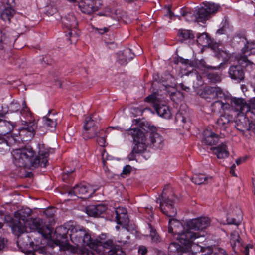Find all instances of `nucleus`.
Returning a JSON list of instances; mask_svg holds the SVG:
<instances>
[{"instance_id": "nucleus-1", "label": "nucleus", "mask_w": 255, "mask_h": 255, "mask_svg": "<svg viewBox=\"0 0 255 255\" xmlns=\"http://www.w3.org/2000/svg\"><path fill=\"white\" fill-rule=\"evenodd\" d=\"M54 152V149L45 147L43 144L39 146L38 155L31 147L16 149L12 152L13 163L19 168H27L34 169L38 167H46L48 163V157L50 153Z\"/></svg>"}, {"instance_id": "nucleus-2", "label": "nucleus", "mask_w": 255, "mask_h": 255, "mask_svg": "<svg viewBox=\"0 0 255 255\" xmlns=\"http://www.w3.org/2000/svg\"><path fill=\"white\" fill-rule=\"evenodd\" d=\"M128 134L133 138V146L128 155L129 160L136 158V154H141L146 151L147 146L155 149H161L164 146V139L159 133L151 131L149 133V138H146L144 132L140 128H136L128 130Z\"/></svg>"}, {"instance_id": "nucleus-3", "label": "nucleus", "mask_w": 255, "mask_h": 255, "mask_svg": "<svg viewBox=\"0 0 255 255\" xmlns=\"http://www.w3.org/2000/svg\"><path fill=\"white\" fill-rule=\"evenodd\" d=\"M210 223V220L207 217L192 219L186 222L187 229L185 231L180 233L175 228V232L178 233L177 238L179 241L182 244L189 247L193 240L203 236L196 231L204 230L209 225Z\"/></svg>"}, {"instance_id": "nucleus-4", "label": "nucleus", "mask_w": 255, "mask_h": 255, "mask_svg": "<svg viewBox=\"0 0 255 255\" xmlns=\"http://www.w3.org/2000/svg\"><path fill=\"white\" fill-rule=\"evenodd\" d=\"M178 228H183V226L181 223L179 221L175 219H171L168 222V232L171 234L177 235L176 237V239H178V233L175 232V228L177 230ZM179 243L181 245L176 243H171L168 246V254L169 255H182V253L187 252H192L193 253H197L198 251V249H200L201 250L202 248L201 246L191 243V245L189 247H187L186 245L182 244L180 241Z\"/></svg>"}, {"instance_id": "nucleus-5", "label": "nucleus", "mask_w": 255, "mask_h": 255, "mask_svg": "<svg viewBox=\"0 0 255 255\" xmlns=\"http://www.w3.org/2000/svg\"><path fill=\"white\" fill-rule=\"evenodd\" d=\"M70 236L72 242L77 246L89 247L90 250L87 253L92 251L95 252L97 246L100 242L96 239L92 238L89 230L79 225H74L72 227Z\"/></svg>"}, {"instance_id": "nucleus-6", "label": "nucleus", "mask_w": 255, "mask_h": 255, "mask_svg": "<svg viewBox=\"0 0 255 255\" xmlns=\"http://www.w3.org/2000/svg\"><path fill=\"white\" fill-rule=\"evenodd\" d=\"M126 255L121 248L117 245H115L113 241L108 240L104 242L100 241L97 246V248L93 251L88 252L87 255Z\"/></svg>"}, {"instance_id": "nucleus-7", "label": "nucleus", "mask_w": 255, "mask_h": 255, "mask_svg": "<svg viewBox=\"0 0 255 255\" xmlns=\"http://www.w3.org/2000/svg\"><path fill=\"white\" fill-rule=\"evenodd\" d=\"M22 109L21 110V114L24 119L21 118V124L24 127H22L19 131V135L21 136L22 133L26 130L28 131L30 137L33 136V132L34 131L36 126L31 112L28 107L26 106V101L24 100L22 102Z\"/></svg>"}, {"instance_id": "nucleus-8", "label": "nucleus", "mask_w": 255, "mask_h": 255, "mask_svg": "<svg viewBox=\"0 0 255 255\" xmlns=\"http://www.w3.org/2000/svg\"><path fill=\"white\" fill-rule=\"evenodd\" d=\"M115 213L116 220L118 224L123 225L124 227L128 225L129 220L127 210L126 208L120 207H118L115 209ZM125 228H124V229ZM124 232L125 230L123 232L119 233L117 238L118 242L123 244H125L127 242V240L129 239L128 236L125 235Z\"/></svg>"}, {"instance_id": "nucleus-9", "label": "nucleus", "mask_w": 255, "mask_h": 255, "mask_svg": "<svg viewBox=\"0 0 255 255\" xmlns=\"http://www.w3.org/2000/svg\"><path fill=\"white\" fill-rule=\"evenodd\" d=\"M97 135V122L94 116L86 117L84 121L82 136L88 140Z\"/></svg>"}, {"instance_id": "nucleus-10", "label": "nucleus", "mask_w": 255, "mask_h": 255, "mask_svg": "<svg viewBox=\"0 0 255 255\" xmlns=\"http://www.w3.org/2000/svg\"><path fill=\"white\" fill-rule=\"evenodd\" d=\"M205 4V7L195 8V13L197 22H203L208 19L210 15L216 12L220 8L218 4L207 2Z\"/></svg>"}, {"instance_id": "nucleus-11", "label": "nucleus", "mask_w": 255, "mask_h": 255, "mask_svg": "<svg viewBox=\"0 0 255 255\" xmlns=\"http://www.w3.org/2000/svg\"><path fill=\"white\" fill-rule=\"evenodd\" d=\"M29 228L37 231L45 238L51 235L52 231L49 226L40 218H35L30 221L28 223Z\"/></svg>"}, {"instance_id": "nucleus-12", "label": "nucleus", "mask_w": 255, "mask_h": 255, "mask_svg": "<svg viewBox=\"0 0 255 255\" xmlns=\"http://www.w3.org/2000/svg\"><path fill=\"white\" fill-rule=\"evenodd\" d=\"M94 192L89 184L81 183L75 185L72 189L69 191L68 194L75 195L81 198H87L91 197Z\"/></svg>"}, {"instance_id": "nucleus-13", "label": "nucleus", "mask_w": 255, "mask_h": 255, "mask_svg": "<svg viewBox=\"0 0 255 255\" xmlns=\"http://www.w3.org/2000/svg\"><path fill=\"white\" fill-rule=\"evenodd\" d=\"M102 5L101 0H82L78 4L81 12L87 14H91L98 11Z\"/></svg>"}, {"instance_id": "nucleus-14", "label": "nucleus", "mask_w": 255, "mask_h": 255, "mask_svg": "<svg viewBox=\"0 0 255 255\" xmlns=\"http://www.w3.org/2000/svg\"><path fill=\"white\" fill-rule=\"evenodd\" d=\"M230 104L231 107L235 111L242 114L248 118H250V117L248 116L247 114L248 112H251V104L249 105L245 99L232 97L230 99Z\"/></svg>"}, {"instance_id": "nucleus-15", "label": "nucleus", "mask_w": 255, "mask_h": 255, "mask_svg": "<svg viewBox=\"0 0 255 255\" xmlns=\"http://www.w3.org/2000/svg\"><path fill=\"white\" fill-rule=\"evenodd\" d=\"M230 244L233 249L235 251L236 249L239 250L244 253V255H249V250H253V245L249 244L243 246L240 242V236L237 231H233L230 234Z\"/></svg>"}, {"instance_id": "nucleus-16", "label": "nucleus", "mask_w": 255, "mask_h": 255, "mask_svg": "<svg viewBox=\"0 0 255 255\" xmlns=\"http://www.w3.org/2000/svg\"><path fill=\"white\" fill-rule=\"evenodd\" d=\"M242 51L243 56H241L240 58H238V63L243 66H246L249 62L247 56L255 54V42L254 41L247 42L242 48Z\"/></svg>"}, {"instance_id": "nucleus-17", "label": "nucleus", "mask_w": 255, "mask_h": 255, "mask_svg": "<svg viewBox=\"0 0 255 255\" xmlns=\"http://www.w3.org/2000/svg\"><path fill=\"white\" fill-rule=\"evenodd\" d=\"M160 209L163 214L169 217H171L169 221L171 219H175L174 217L177 214L176 209L174 208L173 205V201L168 198L164 197L162 195V201L160 202ZM177 221H178L177 220Z\"/></svg>"}, {"instance_id": "nucleus-18", "label": "nucleus", "mask_w": 255, "mask_h": 255, "mask_svg": "<svg viewBox=\"0 0 255 255\" xmlns=\"http://www.w3.org/2000/svg\"><path fill=\"white\" fill-rule=\"evenodd\" d=\"M237 65L231 66L228 70V73L232 79L241 81L244 79V72L243 69L242 65L237 62Z\"/></svg>"}, {"instance_id": "nucleus-19", "label": "nucleus", "mask_w": 255, "mask_h": 255, "mask_svg": "<svg viewBox=\"0 0 255 255\" xmlns=\"http://www.w3.org/2000/svg\"><path fill=\"white\" fill-rule=\"evenodd\" d=\"M202 96L205 99H215L223 98L225 96V94L223 90L219 87H208L204 89Z\"/></svg>"}, {"instance_id": "nucleus-20", "label": "nucleus", "mask_w": 255, "mask_h": 255, "mask_svg": "<svg viewBox=\"0 0 255 255\" xmlns=\"http://www.w3.org/2000/svg\"><path fill=\"white\" fill-rule=\"evenodd\" d=\"M107 209V206L103 204L91 205L86 207V212L89 216L95 217L103 214Z\"/></svg>"}, {"instance_id": "nucleus-21", "label": "nucleus", "mask_w": 255, "mask_h": 255, "mask_svg": "<svg viewBox=\"0 0 255 255\" xmlns=\"http://www.w3.org/2000/svg\"><path fill=\"white\" fill-rule=\"evenodd\" d=\"M16 142V140L12 136H3L0 134V152H6L9 147Z\"/></svg>"}, {"instance_id": "nucleus-22", "label": "nucleus", "mask_w": 255, "mask_h": 255, "mask_svg": "<svg viewBox=\"0 0 255 255\" xmlns=\"http://www.w3.org/2000/svg\"><path fill=\"white\" fill-rule=\"evenodd\" d=\"M154 107L157 114L160 117L167 119H169L172 117V112L168 106L160 103H155Z\"/></svg>"}, {"instance_id": "nucleus-23", "label": "nucleus", "mask_w": 255, "mask_h": 255, "mask_svg": "<svg viewBox=\"0 0 255 255\" xmlns=\"http://www.w3.org/2000/svg\"><path fill=\"white\" fill-rule=\"evenodd\" d=\"M202 142L208 145L216 144L218 142L219 135L210 130L206 129L203 132Z\"/></svg>"}, {"instance_id": "nucleus-24", "label": "nucleus", "mask_w": 255, "mask_h": 255, "mask_svg": "<svg viewBox=\"0 0 255 255\" xmlns=\"http://www.w3.org/2000/svg\"><path fill=\"white\" fill-rule=\"evenodd\" d=\"M232 122V117L228 114L222 115L216 122V128L225 130Z\"/></svg>"}, {"instance_id": "nucleus-25", "label": "nucleus", "mask_w": 255, "mask_h": 255, "mask_svg": "<svg viewBox=\"0 0 255 255\" xmlns=\"http://www.w3.org/2000/svg\"><path fill=\"white\" fill-rule=\"evenodd\" d=\"M15 124L10 121L0 119V134L5 136L13 130Z\"/></svg>"}, {"instance_id": "nucleus-26", "label": "nucleus", "mask_w": 255, "mask_h": 255, "mask_svg": "<svg viewBox=\"0 0 255 255\" xmlns=\"http://www.w3.org/2000/svg\"><path fill=\"white\" fill-rule=\"evenodd\" d=\"M250 118H248L246 116H243L238 120L236 121V128L242 134H244L248 131L249 123Z\"/></svg>"}, {"instance_id": "nucleus-27", "label": "nucleus", "mask_w": 255, "mask_h": 255, "mask_svg": "<svg viewBox=\"0 0 255 255\" xmlns=\"http://www.w3.org/2000/svg\"><path fill=\"white\" fill-rule=\"evenodd\" d=\"M180 13L182 18L188 22H197V19L195 13V9H191L183 7L181 8Z\"/></svg>"}, {"instance_id": "nucleus-28", "label": "nucleus", "mask_w": 255, "mask_h": 255, "mask_svg": "<svg viewBox=\"0 0 255 255\" xmlns=\"http://www.w3.org/2000/svg\"><path fill=\"white\" fill-rule=\"evenodd\" d=\"M13 40L6 29L0 30V50H3Z\"/></svg>"}, {"instance_id": "nucleus-29", "label": "nucleus", "mask_w": 255, "mask_h": 255, "mask_svg": "<svg viewBox=\"0 0 255 255\" xmlns=\"http://www.w3.org/2000/svg\"><path fill=\"white\" fill-rule=\"evenodd\" d=\"M202 249L201 250L200 249H198V251H199L202 252H205L204 254H202L201 255H227L226 251L221 248H213L212 247H203Z\"/></svg>"}, {"instance_id": "nucleus-30", "label": "nucleus", "mask_w": 255, "mask_h": 255, "mask_svg": "<svg viewBox=\"0 0 255 255\" xmlns=\"http://www.w3.org/2000/svg\"><path fill=\"white\" fill-rule=\"evenodd\" d=\"M211 149L219 159H223L227 157L229 154L227 150V145L224 143H222L217 147L212 148Z\"/></svg>"}, {"instance_id": "nucleus-31", "label": "nucleus", "mask_w": 255, "mask_h": 255, "mask_svg": "<svg viewBox=\"0 0 255 255\" xmlns=\"http://www.w3.org/2000/svg\"><path fill=\"white\" fill-rule=\"evenodd\" d=\"M69 18L71 19V21L65 22V24L66 25L67 28L70 30L68 34L70 38H75V41H76L77 40L76 38L78 36V34L76 31H74L73 32L72 31V29L76 28L78 25V23L76 21V17L74 15H70L69 16Z\"/></svg>"}, {"instance_id": "nucleus-32", "label": "nucleus", "mask_w": 255, "mask_h": 255, "mask_svg": "<svg viewBox=\"0 0 255 255\" xmlns=\"http://www.w3.org/2000/svg\"><path fill=\"white\" fill-rule=\"evenodd\" d=\"M12 232L17 236L20 235L25 231V226L21 221L16 220L14 221L11 225Z\"/></svg>"}, {"instance_id": "nucleus-33", "label": "nucleus", "mask_w": 255, "mask_h": 255, "mask_svg": "<svg viewBox=\"0 0 255 255\" xmlns=\"http://www.w3.org/2000/svg\"><path fill=\"white\" fill-rule=\"evenodd\" d=\"M197 43L202 46H206L210 44L211 40L207 33L199 34L197 36Z\"/></svg>"}, {"instance_id": "nucleus-34", "label": "nucleus", "mask_w": 255, "mask_h": 255, "mask_svg": "<svg viewBox=\"0 0 255 255\" xmlns=\"http://www.w3.org/2000/svg\"><path fill=\"white\" fill-rule=\"evenodd\" d=\"M43 125L47 128V129L51 131L56 128V121L47 116H44L42 119Z\"/></svg>"}, {"instance_id": "nucleus-35", "label": "nucleus", "mask_w": 255, "mask_h": 255, "mask_svg": "<svg viewBox=\"0 0 255 255\" xmlns=\"http://www.w3.org/2000/svg\"><path fill=\"white\" fill-rule=\"evenodd\" d=\"M178 35L180 38H182V40L193 39L194 38V35L192 31L185 29H180Z\"/></svg>"}, {"instance_id": "nucleus-36", "label": "nucleus", "mask_w": 255, "mask_h": 255, "mask_svg": "<svg viewBox=\"0 0 255 255\" xmlns=\"http://www.w3.org/2000/svg\"><path fill=\"white\" fill-rule=\"evenodd\" d=\"M15 14L13 8L5 7L1 14V17L4 21H9Z\"/></svg>"}, {"instance_id": "nucleus-37", "label": "nucleus", "mask_w": 255, "mask_h": 255, "mask_svg": "<svg viewBox=\"0 0 255 255\" xmlns=\"http://www.w3.org/2000/svg\"><path fill=\"white\" fill-rule=\"evenodd\" d=\"M208 179L207 175L203 174H195L191 178L193 183L198 185L204 183Z\"/></svg>"}, {"instance_id": "nucleus-38", "label": "nucleus", "mask_w": 255, "mask_h": 255, "mask_svg": "<svg viewBox=\"0 0 255 255\" xmlns=\"http://www.w3.org/2000/svg\"><path fill=\"white\" fill-rule=\"evenodd\" d=\"M148 226L150 229L149 236L151 239L152 242L155 243L160 242L161 241V238L156 232V230L152 227L151 224L148 223Z\"/></svg>"}, {"instance_id": "nucleus-39", "label": "nucleus", "mask_w": 255, "mask_h": 255, "mask_svg": "<svg viewBox=\"0 0 255 255\" xmlns=\"http://www.w3.org/2000/svg\"><path fill=\"white\" fill-rule=\"evenodd\" d=\"M131 53V50L130 49H127L124 52V56L126 57L125 58H122V57L119 58V62L121 65H126L127 64L129 61H130L131 59L133 58V54H132V55H131L130 57H127V55L128 54H130Z\"/></svg>"}, {"instance_id": "nucleus-40", "label": "nucleus", "mask_w": 255, "mask_h": 255, "mask_svg": "<svg viewBox=\"0 0 255 255\" xmlns=\"http://www.w3.org/2000/svg\"><path fill=\"white\" fill-rule=\"evenodd\" d=\"M246 42V39L244 34L239 33L234 35L232 38V42L233 44H240L241 43L244 44Z\"/></svg>"}, {"instance_id": "nucleus-41", "label": "nucleus", "mask_w": 255, "mask_h": 255, "mask_svg": "<svg viewBox=\"0 0 255 255\" xmlns=\"http://www.w3.org/2000/svg\"><path fill=\"white\" fill-rule=\"evenodd\" d=\"M216 55L218 58L222 59L225 62L228 61L230 58V54L222 49H218Z\"/></svg>"}, {"instance_id": "nucleus-42", "label": "nucleus", "mask_w": 255, "mask_h": 255, "mask_svg": "<svg viewBox=\"0 0 255 255\" xmlns=\"http://www.w3.org/2000/svg\"><path fill=\"white\" fill-rule=\"evenodd\" d=\"M55 232L62 238H66L68 233V229L65 227L59 226L56 229Z\"/></svg>"}, {"instance_id": "nucleus-43", "label": "nucleus", "mask_w": 255, "mask_h": 255, "mask_svg": "<svg viewBox=\"0 0 255 255\" xmlns=\"http://www.w3.org/2000/svg\"><path fill=\"white\" fill-rule=\"evenodd\" d=\"M207 77L210 81L213 83L219 82L221 80L220 75L217 73H209L208 74Z\"/></svg>"}, {"instance_id": "nucleus-44", "label": "nucleus", "mask_w": 255, "mask_h": 255, "mask_svg": "<svg viewBox=\"0 0 255 255\" xmlns=\"http://www.w3.org/2000/svg\"><path fill=\"white\" fill-rule=\"evenodd\" d=\"M222 106V102L217 100L213 103L211 106V109L213 113H219Z\"/></svg>"}, {"instance_id": "nucleus-45", "label": "nucleus", "mask_w": 255, "mask_h": 255, "mask_svg": "<svg viewBox=\"0 0 255 255\" xmlns=\"http://www.w3.org/2000/svg\"><path fill=\"white\" fill-rule=\"evenodd\" d=\"M47 128L46 127H45L43 125V126H41L39 128H38L36 131V132L37 133V134L40 136H43L44 135L46 132H47ZM35 132V130H34V131L33 132V135H34V132ZM25 132H26V133L28 134V136H29V137L30 138H31L33 137V136H32L31 137H30V136H29V133L28 132V131L27 130H26L25 132H23L22 133V134L21 136H22L23 134Z\"/></svg>"}, {"instance_id": "nucleus-46", "label": "nucleus", "mask_w": 255, "mask_h": 255, "mask_svg": "<svg viewBox=\"0 0 255 255\" xmlns=\"http://www.w3.org/2000/svg\"><path fill=\"white\" fill-rule=\"evenodd\" d=\"M251 112L248 113L247 115L251 119L255 118V98L251 102Z\"/></svg>"}, {"instance_id": "nucleus-47", "label": "nucleus", "mask_w": 255, "mask_h": 255, "mask_svg": "<svg viewBox=\"0 0 255 255\" xmlns=\"http://www.w3.org/2000/svg\"><path fill=\"white\" fill-rule=\"evenodd\" d=\"M227 224H233L235 225H239L241 222L240 219L236 220L235 218H231L229 216L227 217L226 219Z\"/></svg>"}, {"instance_id": "nucleus-48", "label": "nucleus", "mask_w": 255, "mask_h": 255, "mask_svg": "<svg viewBox=\"0 0 255 255\" xmlns=\"http://www.w3.org/2000/svg\"><path fill=\"white\" fill-rule=\"evenodd\" d=\"M10 110L13 112H16L18 111L20 108V105L15 102H12L10 105Z\"/></svg>"}, {"instance_id": "nucleus-49", "label": "nucleus", "mask_w": 255, "mask_h": 255, "mask_svg": "<svg viewBox=\"0 0 255 255\" xmlns=\"http://www.w3.org/2000/svg\"><path fill=\"white\" fill-rule=\"evenodd\" d=\"M131 167L130 165H126L125 166L123 169V171L121 173V175L123 176V175H127L130 173L131 172Z\"/></svg>"}, {"instance_id": "nucleus-50", "label": "nucleus", "mask_w": 255, "mask_h": 255, "mask_svg": "<svg viewBox=\"0 0 255 255\" xmlns=\"http://www.w3.org/2000/svg\"><path fill=\"white\" fill-rule=\"evenodd\" d=\"M156 97L155 94H151L145 98V101L148 102H152L154 105L155 103H156Z\"/></svg>"}, {"instance_id": "nucleus-51", "label": "nucleus", "mask_w": 255, "mask_h": 255, "mask_svg": "<svg viewBox=\"0 0 255 255\" xmlns=\"http://www.w3.org/2000/svg\"><path fill=\"white\" fill-rule=\"evenodd\" d=\"M15 5L16 3L15 0H7L5 7L14 9Z\"/></svg>"}, {"instance_id": "nucleus-52", "label": "nucleus", "mask_w": 255, "mask_h": 255, "mask_svg": "<svg viewBox=\"0 0 255 255\" xmlns=\"http://www.w3.org/2000/svg\"><path fill=\"white\" fill-rule=\"evenodd\" d=\"M138 252L139 255H146L147 253V249L144 246H140Z\"/></svg>"}, {"instance_id": "nucleus-53", "label": "nucleus", "mask_w": 255, "mask_h": 255, "mask_svg": "<svg viewBox=\"0 0 255 255\" xmlns=\"http://www.w3.org/2000/svg\"><path fill=\"white\" fill-rule=\"evenodd\" d=\"M98 136L97 141L98 144L101 146H104L106 142V139L105 137H99V135H97Z\"/></svg>"}, {"instance_id": "nucleus-54", "label": "nucleus", "mask_w": 255, "mask_h": 255, "mask_svg": "<svg viewBox=\"0 0 255 255\" xmlns=\"http://www.w3.org/2000/svg\"><path fill=\"white\" fill-rule=\"evenodd\" d=\"M96 31L100 34H103L109 31V29L107 27H104L103 28H98L96 29Z\"/></svg>"}, {"instance_id": "nucleus-55", "label": "nucleus", "mask_w": 255, "mask_h": 255, "mask_svg": "<svg viewBox=\"0 0 255 255\" xmlns=\"http://www.w3.org/2000/svg\"><path fill=\"white\" fill-rule=\"evenodd\" d=\"M200 64L205 68H206L207 69H216L217 68H218V67H213V66H207L206 63H205V62L204 61V60H201L200 61Z\"/></svg>"}, {"instance_id": "nucleus-56", "label": "nucleus", "mask_w": 255, "mask_h": 255, "mask_svg": "<svg viewBox=\"0 0 255 255\" xmlns=\"http://www.w3.org/2000/svg\"><path fill=\"white\" fill-rule=\"evenodd\" d=\"M6 241L4 238H0V250H2L5 246Z\"/></svg>"}, {"instance_id": "nucleus-57", "label": "nucleus", "mask_w": 255, "mask_h": 255, "mask_svg": "<svg viewBox=\"0 0 255 255\" xmlns=\"http://www.w3.org/2000/svg\"><path fill=\"white\" fill-rule=\"evenodd\" d=\"M217 33L219 34H223L226 33L225 26H223L221 28H219L217 31Z\"/></svg>"}, {"instance_id": "nucleus-58", "label": "nucleus", "mask_w": 255, "mask_h": 255, "mask_svg": "<svg viewBox=\"0 0 255 255\" xmlns=\"http://www.w3.org/2000/svg\"><path fill=\"white\" fill-rule=\"evenodd\" d=\"M179 86L182 90H185L186 91H188L190 89L189 87L185 86L183 83L179 84Z\"/></svg>"}, {"instance_id": "nucleus-59", "label": "nucleus", "mask_w": 255, "mask_h": 255, "mask_svg": "<svg viewBox=\"0 0 255 255\" xmlns=\"http://www.w3.org/2000/svg\"><path fill=\"white\" fill-rule=\"evenodd\" d=\"M231 104L228 103H224L222 102V106L221 109L226 110L230 108Z\"/></svg>"}, {"instance_id": "nucleus-60", "label": "nucleus", "mask_w": 255, "mask_h": 255, "mask_svg": "<svg viewBox=\"0 0 255 255\" xmlns=\"http://www.w3.org/2000/svg\"><path fill=\"white\" fill-rule=\"evenodd\" d=\"M166 16H168L170 19L173 16V13L170 10L169 8L167 9V13L165 15Z\"/></svg>"}, {"instance_id": "nucleus-61", "label": "nucleus", "mask_w": 255, "mask_h": 255, "mask_svg": "<svg viewBox=\"0 0 255 255\" xmlns=\"http://www.w3.org/2000/svg\"><path fill=\"white\" fill-rule=\"evenodd\" d=\"M45 213L47 216L52 217L54 215L53 213H51L50 210H47L45 211Z\"/></svg>"}, {"instance_id": "nucleus-62", "label": "nucleus", "mask_w": 255, "mask_h": 255, "mask_svg": "<svg viewBox=\"0 0 255 255\" xmlns=\"http://www.w3.org/2000/svg\"><path fill=\"white\" fill-rule=\"evenodd\" d=\"M106 175L109 178H112L113 177V174L110 171H108V172L106 173Z\"/></svg>"}, {"instance_id": "nucleus-63", "label": "nucleus", "mask_w": 255, "mask_h": 255, "mask_svg": "<svg viewBox=\"0 0 255 255\" xmlns=\"http://www.w3.org/2000/svg\"><path fill=\"white\" fill-rule=\"evenodd\" d=\"M242 161L243 160L241 158H238L236 160V163L237 165H239L242 163Z\"/></svg>"}, {"instance_id": "nucleus-64", "label": "nucleus", "mask_w": 255, "mask_h": 255, "mask_svg": "<svg viewBox=\"0 0 255 255\" xmlns=\"http://www.w3.org/2000/svg\"><path fill=\"white\" fill-rule=\"evenodd\" d=\"M43 61H44V62L46 63L47 64H50V62L48 61L47 57L46 56L43 58Z\"/></svg>"}]
</instances>
